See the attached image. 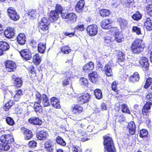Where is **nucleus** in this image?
<instances>
[{"label": "nucleus", "mask_w": 152, "mask_h": 152, "mask_svg": "<svg viewBox=\"0 0 152 152\" xmlns=\"http://www.w3.org/2000/svg\"><path fill=\"white\" fill-rule=\"evenodd\" d=\"M7 12L9 17L11 19L14 21H16L19 19V15L17 14L15 9L14 8H9L7 10Z\"/></svg>", "instance_id": "39448f33"}, {"label": "nucleus", "mask_w": 152, "mask_h": 152, "mask_svg": "<svg viewBox=\"0 0 152 152\" xmlns=\"http://www.w3.org/2000/svg\"><path fill=\"white\" fill-rule=\"evenodd\" d=\"M72 151L73 152H80L81 149L78 146H74L72 148Z\"/></svg>", "instance_id": "680f3d73"}, {"label": "nucleus", "mask_w": 152, "mask_h": 152, "mask_svg": "<svg viewBox=\"0 0 152 152\" xmlns=\"http://www.w3.org/2000/svg\"><path fill=\"white\" fill-rule=\"evenodd\" d=\"M142 18V15L138 11L137 12L132 16V18L134 20H138Z\"/></svg>", "instance_id": "37998d69"}, {"label": "nucleus", "mask_w": 152, "mask_h": 152, "mask_svg": "<svg viewBox=\"0 0 152 152\" xmlns=\"http://www.w3.org/2000/svg\"><path fill=\"white\" fill-rule=\"evenodd\" d=\"M28 14L29 16L33 18H35L37 15V12L34 10H30Z\"/></svg>", "instance_id": "de8ad7c7"}, {"label": "nucleus", "mask_w": 152, "mask_h": 152, "mask_svg": "<svg viewBox=\"0 0 152 152\" xmlns=\"http://www.w3.org/2000/svg\"><path fill=\"white\" fill-rule=\"evenodd\" d=\"M71 50L70 48L67 46H64L61 48V52L64 54H67L69 53L71 51Z\"/></svg>", "instance_id": "ea45409f"}, {"label": "nucleus", "mask_w": 152, "mask_h": 152, "mask_svg": "<svg viewBox=\"0 0 152 152\" xmlns=\"http://www.w3.org/2000/svg\"><path fill=\"white\" fill-rule=\"evenodd\" d=\"M100 14L101 16L104 17L109 15L110 11L106 9H101L100 11Z\"/></svg>", "instance_id": "58836bf2"}, {"label": "nucleus", "mask_w": 152, "mask_h": 152, "mask_svg": "<svg viewBox=\"0 0 152 152\" xmlns=\"http://www.w3.org/2000/svg\"><path fill=\"white\" fill-rule=\"evenodd\" d=\"M78 137V140L83 142L85 141L88 140L86 137V132L84 131H81L77 134Z\"/></svg>", "instance_id": "c756f323"}, {"label": "nucleus", "mask_w": 152, "mask_h": 152, "mask_svg": "<svg viewBox=\"0 0 152 152\" xmlns=\"http://www.w3.org/2000/svg\"><path fill=\"white\" fill-rule=\"evenodd\" d=\"M118 118V121L120 122L124 121L125 120V118L122 114L120 115Z\"/></svg>", "instance_id": "774afa93"}, {"label": "nucleus", "mask_w": 152, "mask_h": 152, "mask_svg": "<svg viewBox=\"0 0 152 152\" xmlns=\"http://www.w3.org/2000/svg\"><path fill=\"white\" fill-rule=\"evenodd\" d=\"M91 95L88 93H86L81 95L78 98V101L81 104L88 103L90 100Z\"/></svg>", "instance_id": "0eeeda50"}, {"label": "nucleus", "mask_w": 152, "mask_h": 152, "mask_svg": "<svg viewBox=\"0 0 152 152\" xmlns=\"http://www.w3.org/2000/svg\"><path fill=\"white\" fill-rule=\"evenodd\" d=\"M94 68V63L91 61L84 65L83 66V69L84 72L88 73L90 71L92 70Z\"/></svg>", "instance_id": "aec40b11"}, {"label": "nucleus", "mask_w": 152, "mask_h": 152, "mask_svg": "<svg viewBox=\"0 0 152 152\" xmlns=\"http://www.w3.org/2000/svg\"><path fill=\"white\" fill-rule=\"evenodd\" d=\"M105 74L107 76H112L113 73L110 66L108 64H106L104 67Z\"/></svg>", "instance_id": "7c9ffc66"}, {"label": "nucleus", "mask_w": 152, "mask_h": 152, "mask_svg": "<svg viewBox=\"0 0 152 152\" xmlns=\"http://www.w3.org/2000/svg\"><path fill=\"white\" fill-rule=\"evenodd\" d=\"M152 83V78L150 77L148 78L146 81L145 84L144 86L145 88H148Z\"/></svg>", "instance_id": "603ef678"}, {"label": "nucleus", "mask_w": 152, "mask_h": 152, "mask_svg": "<svg viewBox=\"0 0 152 152\" xmlns=\"http://www.w3.org/2000/svg\"><path fill=\"white\" fill-rule=\"evenodd\" d=\"M94 94L96 98L97 99H100L102 97V92L99 89H96L94 90Z\"/></svg>", "instance_id": "c9c22d12"}, {"label": "nucleus", "mask_w": 152, "mask_h": 152, "mask_svg": "<svg viewBox=\"0 0 152 152\" xmlns=\"http://www.w3.org/2000/svg\"><path fill=\"white\" fill-rule=\"evenodd\" d=\"M48 136V134L46 132L41 131L37 133V138L39 140H45Z\"/></svg>", "instance_id": "a211bd4d"}, {"label": "nucleus", "mask_w": 152, "mask_h": 152, "mask_svg": "<svg viewBox=\"0 0 152 152\" xmlns=\"http://www.w3.org/2000/svg\"><path fill=\"white\" fill-rule=\"evenodd\" d=\"M111 22L109 19H104L101 23V27L103 29H108L111 28Z\"/></svg>", "instance_id": "412c9836"}, {"label": "nucleus", "mask_w": 152, "mask_h": 152, "mask_svg": "<svg viewBox=\"0 0 152 152\" xmlns=\"http://www.w3.org/2000/svg\"><path fill=\"white\" fill-rule=\"evenodd\" d=\"M26 40V37L24 33H21L17 37V42L20 45H24L25 43Z\"/></svg>", "instance_id": "f3484780"}, {"label": "nucleus", "mask_w": 152, "mask_h": 152, "mask_svg": "<svg viewBox=\"0 0 152 152\" xmlns=\"http://www.w3.org/2000/svg\"><path fill=\"white\" fill-rule=\"evenodd\" d=\"M40 103L37 102L35 103L34 105V110L36 112H41L42 111V107L40 105Z\"/></svg>", "instance_id": "49530a36"}, {"label": "nucleus", "mask_w": 152, "mask_h": 152, "mask_svg": "<svg viewBox=\"0 0 152 152\" xmlns=\"http://www.w3.org/2000/svg\"><path fill=\"white\" fill-rule=\"evenodd\" d=\"M75 28L76 30L83 31L84 29V25H78L75 27Z\"/></svg>", "instance_id": "69168bd1"}, {"label": "nucleus", "mask_w": 152, "mask_h": 152, "mask_svg": "<svg viewBox=\"0 0 152 152\" xmlns=\"http://www.w3.org/2000/svg\"><path fill=\"white\" fill-rule=\"evenodd\" d=\"M15 95L13 96V98L15 101H18L22 95V91L21 90L18 89L15 91Z\"/></svg>", "instance_id": "2f4dec72"}, {"label": "nucleus", "mask_w": 152, "mask_h": 152, "mask_svg": "<svg viewBox=\"0 0 152 152\" xmlns=\"http://www.w3.org/2000/svg\"><path fill=\"white\" fill-rule=\"evenodd\" d=\"M0 140L3 143L0 144V150L6 151L9 149L10 143L13 141L14 140L12 135L10 134H7L1 136Z\"/></svg>", "instance_id": "f257e3e1"}, {"label": "nucleus", "mask_w": 152, "mask_h": 152, "mask_svg": "<svg viewBox=\"0 0 152 152\" xmlns=\"http://www.w3.org/2000/svg\"><path fill=\"white\" fill-rule=\"evenodd\" d=\"M70 79L69 77H66L65 79L63 81L64 86H66L69 84V82L70 81Z\"/></svg>", "instance_id": "052dcab7"}, {"label": "nucleus", "mask_w": 152, "mask_h": 152, "mask_svg": "<svg viewBox=\"0 0 152 152\" xmlns=\"http://www.w3.org/2000/svg\"><path fill=\"white\" fill-rule=\"evenodd\" d=\"M146 10L149 15L152 16V4L148 5L146 7Z\"/></svg>", "instance_id": "8fccbe9b"}, {"label": "nucleus", "mask_w": 152, "mask_h": 152, "mask_svg": "<svg viewBox=\"0 0 152 152\" xmlns=\"http://www.w3.org/2000/svg\"><path fill=\"white\" fill-rule=\"evenodd\" d=\"M37 145V143L34 140L30 141L28 144V145L31 148H33L35 147Z\"/></svg>", "instance_id": "bf43d9fd"}, {"label": "nucleus", "mask_w": 152, "mask_h": 152, "mask_svg": "<svg viewBox=\"0 0 152 152\" xmlns=\"http://www.w3.org/2000/svg\"><path fill=\"white\" fill-rule=\"evenodd\" d=\"M10 48L9 44L6 42L0 41V55L3 54L4 51L8 50Z\"/></svg>", "instance_id": "2eb2a0df"}, {"label": "nucleus", "mask_w": 152, "mask_h": 152, "mask_svg": "<svg viewBox=\"0 0 152 152\" xmlns=\"http://www.w3.org/2000/svg\"><path fill=\"white\" fill-rule=\"evenodd\" d=\"M121 110L122 112L124 113H127L130 114V112L128 107L127 105L126 104H124L121 106Z\"/></svg>", "instance_id": "a18cd8bd"}, {"label": "nucleus", "mask_w": 152, "mask_h": 152, "mask_svg": "<svg viewBox=\"0 0 152 152\" xmlns=\"http://www.w3.org/2000/svg\"><path fill=\"white\" fill-rule=\"evenodd\" d=\"M98 30L97 26L96 25H92L88 26L87 28V31L91 36L96 35L97 33Z\"/></svg>", "instance_id": "6e6552de"}, {"label": "nucleus", "mask_w": 152, "mask_h": 152, "mask_svg": "<svg viewBox=\"0 0 152 152\" xmlns=\"http://www.w3.org/2000/svg\"><path fill=\"white\" fill-rule=\"evenodd\" d=\"M45 147L46 150L50 152H53V144L51 141L49 140L45 143Z\"/></svg>", "instance_id": "5701e85b"}, {"label": "nucleus", "mask_w": 152, "mask_h": 152, "mask_svg": "<svg viewBox=\"0 0 152 152\" xmlns=\"http://www.w3.org/2000/svg\"><path fill=\"white\" fill-rule=\"evenodd\" d=\"M107 56L106 55H102L97 60L99 62L103 63L105 62L106 60L107 59Z\"/></svg>", "instance_id": "5fc2aeb1"}, {"label": "nucleus", "mask_w": 152, "mask_h": 152, "mask_svg": "<svg viewBox=\"0 0 152 152\" xmlns=\"http://www.w3.org/2000/svg\"><path fill=\"white\" fill-rule=\"evenodd\" d=\"M21 130L22 133L24 134L25 140L30 139L33 136V134L31 131L24 127H22Z\"/></svg>", "instance_id": "9b49d317"}, {"label": "nucleus", "mask_w": 152, "mask_h": 152, "mask_svg": "<svg viewBox=\"0 0 152 152\" xmlns=\"http://www.w3.org/2000/svg\"><path fill=\"white\" fill-rule=\"evenodd\" d=\"M46 44H45L40 43L39 44L38 47V50L39 52L41 53H44L45 49Z\"/></svg>", "instance_id": "e433bc0d"}, {"label": "nucleus", "mask_w": 152, "mask_h": 152, "mask_svg": "<svg viewBox=\"0 0 152 152\" xmlns=\"http://www.w3.org/2000/svg\"><path fill=\"white\" fill-rule=\"evenodd\" d=\"M49 16L50 20L53 22L58 20L59 17L58 13L56 10L51 11L50 13Z\"/></svg>", "instance_id": "6ab92c4d"}, {"label": "nucleus", "mask_w": 152, "mask_h": 152, "mask_svg": "<svg viewBox=\"0 0 152 152\" xmlns=\"http://www.w3.org/2000/svg\"><path fill=\"white\" fill-rule=\"evenodd\" d=\"M139 79V77H130L129 79V81L132 82L138 81Z\"/></svg>", "instance_id": "4d7b16f0"}, {"label": "nucleus", "mask_w": 152, "mask_h": 152, "mask_svg": "<svg viewBox=\"0 0 152 152\" xmlns=\"http://www.w3.org/2000/svg\"><path fill=\"white\" fill-rule=\"evenodd\" d=\"M33 61L36 65L39 64L41 61V57L38 53L35 54L33 57Z\"/></svg>", "instance_id": "72a5a7b5"}, {"label": "nucleus", "mask_w": 152, "mask_h": 152, "mask_svg": "<svg viewBox=\"0 0 152 152\" xmlns=\"http://www.w3.org/2000/svg\"><path fill=\"white\" fill-rule=\"evenodd\" d=\"M128 128L129 130V133L132 135L134 134L135 133L136 127L134 122L131 121L128 123Z\"/></svg>", "instance_id": "a878e982"}, {"label": "nucleus", "mask_w": 152, "mask_h": 152, "mask_svg": "<svg viewBox=\"0 0 152 152\" xmlns=\"http://www.w3.org/2000/svg\"><path fill=\"white\" fill-rule=\"evenodd\" d=\"M49 24L48 20L45 18H42L39 24V28L45 31L48 29Z\"/></svg>", "instance_id": "423d86ee"}, {"label": "nucleus", "mask_w": 152, "mask_h": 152, "mask_svg": "<svg viewBox=\"0 0 152 152\" xmlns=\"http://www.w3.org/2000/svg\"><path fill=\"white\" fill-rule=\"evenodd\" d=\"M144 24L147 30L150 31L152 30V20L149 18H147Z\"/></svg>", "instance_id": "c85d7f7f"}, {"label": "nucleus", "mask_w": 152, "mask_h": 152, "mask_svg": "<svg viewBox=\"0 0 152 152\" xmlns=\"http://www.w3.org/2000/svg\"><path fill=\"white\" fill-rule=\"evenodd\" d=\"M56 142L58 144L62 145L65 146L66 145L65 142L63 138L60 136H58L56 139Z\"/></svg>", "instance_id": "a19ab883"}, {"label": "nucleus", "mask_w": 152, "mask_h": 152, "mask_svg": "<svg viewBox=\"0 0 152 152\" xmlns=\"http://www.w3.org/2000/svg\"><path fill=\"white\" fill-rule=\"evenodd\" d=\"M83 107L78 104L72 106L71 110L73 114L77 115L81 113L83 110Z\"/></svg>", "instance_id": "4468645a"}, {"label": "nucleus", "mask_w": 152, "mask_h": 152, "mask_svg": "<svg viewBox=\"0 0 152 152\" xmlns=\"http://www.w3.org/2000/svg\"><path fill=\"white\" fill-rule=\"evenodd\" d=\"M42 98L43 99L42 103L44 106V107L49 106L50 105V103L47 96L45 94H43Z\"/></svg>", "instance_id": "4c0bfd02"}, {"label": "nucleus", "mask_w": 152, "mask_h": 152, "mask_svg": "<svg viewBox=\"0 0 152 152\" xmlns=\"http://www.w3.org/2000/svg\"><path fill=\"white\" fill-rule=\"evenodd\" d=\"M148 132L146 130L143 129L140 131V136L141 137H146L148 134Z\"/></svg>", "instance_id": "6e6d98bb"}, {"label": "nucleus", "mask_w": 152, "mask_h": 152, "mask_svg": "<svg viewBox=\"0 0 152 152\" xmlns=\"http://www.w3.org/2000/svg\"><path fill=\"white\" fill-rule=\"evenodd\" d=\"M79 83L81 85L86 86L88 84V80L86 78L81 77L79 80Z\"/></svg>", "instance_id": "c03bdc74"}, {"label": "nucleus", "mask_w": 152, "mask_h": 152, "mask_svg": "<svg viewBox=\"0 0 152 152\" xmlns=\"http://www.w3.org/2000/svg\"><path fill=\"white\" fill-rule=\"evenodd\" d=\"M114 37L115 40L118 42H122L124 38L122 33L120 31H115Z\"/></svg>", "instance_id": "bb28decb"}, {"label": "nucleus", "mask_w": 152, "mask_h": 152, "mask_svg": "<svg viewBox=\"0 0 152 152\" xmlns=\"http://www.w3.org/2000/svg\"><path fill=\"white\" fill-rule=\"evenodd\" d=\"M36 98L38 102L40 103L41 101L42 96L41 94L38 92H37L36 94Z\"/></svg>", "instance_id": "13d9d810"}, {"label": "nucleus", "mask_w": 152, "mask_h": 152, "mask_svg": "<svg viewBox=\"0 0 152 152\" xmlns=\"http://www.w3.org/2000/svg\"><path fill=\"white\" fill-rule=\"evenodd\" d=\"M104 145L105 148L107 150L105 152H116L112 138L109 137H104Z\"/></svg>", "instance_id": "f03ea898"}, {"label": "nucleus", "mask_w": 152, "mask_h": 152, "mask_svg": "<svg viewBox=\"0 0 152 152\" xmlns=\"http://www.w3.org/2000/svg\"><path fill=\"white\" fill-rule=\"evenodd\" d=\"M51 104L53 107L56 109L60 108L59 100L56 97H53L50 99Z\"/></svg>", "instance_id": "b1692460"}, {"label": "nucleus", "mask_w": 152, "mask_h": 152, "mask_svg": "<svg viewBox=\"0 0 152 152\" xmlns=\"http://www.w3.org/2000/svg\"><path fill=\"white\" fill-rule=\"evenodd\" d=\"M21 57L26 60H30L32 58L31 52L28 49L23 50L20 52Z\"/></svg>", "instance_id": "1a4fd4ad"}, {"label": "nucleus", "mask_w": 152, "mask_h": 152, "mask_svg": "<svg viewBox=\"0 0 152 152\" xmlns=\"http://www.w3.org/2000/svg\"><path fill=\"white\" fill-rule=\"evenodd\" d=\"M61 17L62 18L65 19L66 22L70 24L75 22L77 18L76 14L72 12L67 13L66 12H62Z\"/></svg>", "instance_id": "20e7f679"}, {"label": "nucleus", "mask_w": 152, "mask_h": 152, "mask_svg": "<svg viewBox=\"0 0 152 152\" xmlns=\"http://www.w3.org/2000/svg\"><path fill=\"white\" fill-rule=\"evenodd\" d=\"M85 5V1L84 0H79L76 4V10L78 12H81L83 10Z\"/></svg>", "instance_id": "dca6fc26"}, {"label": "nucleus", "mask_w": 152, "mask_h": 152, "mask_svg": "<svg viewBox=\"0 0 152 152\" xmlns=\"http://www.w3.org/2000/svg\"><path fill=\"white\" fill-rule=\"evenodd\" d=\"M132 31L133 32L136 33L137 35L141 34V30L140 28L137 26H134L132 27Z\"/></svg>", "instance_id": "3c124183"}, {"label": "nucleus", "mask_w": 152, "mask_h": 152, "mask_svg": "<svg viewBox=\"0 0 152 152\" xmlns=\"http://www.w3.org/2000/svg\"><path fill=\"white\" fill-rule=\"evenodd\" d=\"M14 30L13 28L11 27H8L4 31V33L5 37L8 38H12L14 36Z\"/></svg>", "instance_id": "f8f14e48"}, {"label": "nucleus", "mask_w": 152, "mask_h": 152, "mask_svg": "<svg viewBox=\"0 0 152 152\" xmlns=\"http://www.w3.org/2000/svg\"><path fill=\"white\" fill-rule=\"evenodd\" d=\"M113 41V39L110 35H106L104 38V42L105 45H108L111 44Z\"/></svg>", "instance_id": "473e14b6"}, {"label": "nucleus", "mask_w": 152, "mask_h": 152, "mask_svg": "<svg viewBox=\"0 0 152 152\" xmlns=\"http://www.w3.org/2000/svg\"><path fill=\"white\" fill-rule=\"evenodd\" d=\"M152 105L151 103L150 102H147L144 105L143 108L142 109V113L143 115H145L144 113H147L150 109L151 106Z\"/></svg>", "instance_id": "f704fd0d"}, {"label": "nucleus", "mask_w": 152, "mask_h": 152, "mask_svg": "<svg viewBox=\"0 0 152 152\" xmlns=\"http://www.w3.org/2000/svg\"><path fill=\"white\" fill-rule=\"evenodd\" d=\"M10 106L8 102L6 103L5 106L3 107L5 111H7L10 107Z\"/></svg>", "instance_id": "338daca9"}, {"label": "nucleus", "mask_w": 152, "mask_h": 152, "mask_svg": "<svg viewBox=\"0 0 152 152\" xmlns=\"http://www.w3.org/2000/svg\"><path fill=\"white\" fill-rule=\"evenodd\" d=\"M12 81L15 86L18 87H20L21 86L22 82L21 77H16L13 78Z\"/></svg>", "instance_id": "cd10ccee"}, {"label": "nucleus", "mask_w": 152, "mask_h": 152, "mask_svg": "<svg viewBox=\"0 0 152 152\" xmlns=\"http://www.w3.org/2000/svg\"><path fill=\"white\" fill-rule=\"evenodd\" d=\"M118 81H115L113 82L112 84V88L113 90L115 92H117L118 91L117 87Z\"/></svg>", "instance_id": "864d4df0"}, {"label": "nucleus", "mask_w": 152, "mask_h": 152, "mask_svg": "<svg viewBox=\"0 0 152 152\" xmlns=\"http://www.w3.org/2000/svg\"><path fill=\"white\" fill-rule=\"evenodd\" d=\"M139 63L142 66L144 70H147L149 64L148 58L145 57H142L139 61Z\"/></svg>", "instance_id": "ddd939ff"}, {"label": "nucleus", "mask_w": 152, "mask_h": 152, "mask_svg": "<svg viewBox=\"0 0 152 152\" xmlns=\"http://www.w3.org/2000/svg\"><path fill=\"white\" fill-rule=\"evenodd\" d=\"M5 66L7 70L10 72L14 71L17 67L15 62L12 61H7L5 64Z\"/></svg>", "instance_id": "9d476101"}, {"label": "nucleus", "mask_w": 152, "mask_h": 152, "mask_svg": "<svg viewBox=\"0 0 152 152\" xmlns=\"http://www.w3.org/2000/svg\"><path fill=\"white\" fill-rule=\"evenodd\" d=\"M56 10L57 12H61V13L62 12H63L62 11V7L59 4L56 5Z\"/></svg>", "instance_id": "0e129e2a"}, {"label": "nucleus", "mask_w": 152, "mask_h": 152, "mask_svg": "<svg viewBox=\"0 0 152 152\" xmlns=\"http://www.w3.org/2000/svg\"><path fill=\"white\" fill-rule=\"evenodd\" d=\"M7 123L9 125L13 126L15 124V122L13 119L11 117H8L6 118Z\"/></svg>", "instance_id": "09e8293b"}, {"label": "nucleus", "mask_w": 152, "mask_h": 152, "mask_svg": "<svg viewBox=\"0 0 152 152\" xmlns=\"http://www.w3.org/2000/svg\"><path fill=\"white\" fill-rule=\"evenodd\" d=\"M118 21L119 23L121 29H126L128 25V21L121 18H119Z\"/></svg>", "instance_id": "4be33fe9"}, {"label": "nucleus", "mask_w": 152, "mask_h": 152, "mask_svg": "<svg viewBox=\"0 0 152 152\" xmlns=\"http://www.w3.org/2000/svg\"><path fill=\"white\" fill-rule=\"evenodd\" d=\"M89 80L93 83H95L98 79V77H90Z\"/></svg>", "instance_id": "e2e57ef3"}, {"label": "nucleus", "mask_w": 152, "mask_h": 152, "mask_svg": "<svg viewBox=\"0 0 152 152\" xmlns=\"http://www.w3.org/2000/svg\"><path fill=\"white\" fill-rule=\"evenodd\" d=\"M144 47V45L142 40L137 39L132 43L131 47L132 52L136 53H139L142 51Z\"/></svg>", "instance_id": "7ed1b4c3"}, {"label": "nucleus", "mask_w": 152, "mask_h": 152, "mask_svg": "<svg viewBox=\"0 0 152 152\" xmlns=\"http://www.w3.org/2000/svg\"><path fill=\"white\" fill-rule=\"evenodd\" d=\"M118 59L119 62H124L125 60L124 54L122 52H119L118 53Z\"/></svg>", "instance_id": "79ce46f5"}, {"label": "nucleus", "mask_w": 152, "mask_h": 152, "mask_svg": "<svg viewBox=\"0 0 152 152\" xmlns=\"http://www.w3.org/2000/svg\"><path fill=\"white\" fill-rule=\"evenodd\" d=\"M28 121L30 123L34 125H40L42 123L41 120L35 117L30 118L28 119Z\"/></svg>", "instance_id": "393cba45"}]
</instances>
